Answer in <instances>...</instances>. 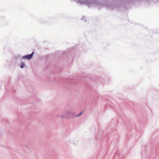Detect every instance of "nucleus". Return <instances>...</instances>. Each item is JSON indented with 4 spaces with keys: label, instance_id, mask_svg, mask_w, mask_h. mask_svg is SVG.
I'll return each instance as SVG.
<instances>
[{
    "label": "nucleus",
    "instance_id": "obj_1",
    "mask_svg": "<svg viewBox=\"0 0 159 159\" xmlns=\"http://www.w3.org/2000/svg\"><path fill=\"white\" fill-rule=\"evenodd\" d=\"M33 52H32L31 54L27 55H25L24 57H23V59H27L28 60L31 59L33 57Z\"/></svg>",
    "mask_w": 159,
    "mask_h": 159
},
{
    "label": "nucleus",
    "instance_id": "obj_2",
    "mask_svg": "<svg viewBox=\"0 0 159 159\" xmlns=\"http://www.w3.org/2000/svg\"><path fill=\"white\" fill-rule=\"evenodd\" d=\"M25 66V64L24 63L22 62L21 64L20 67L21 68H23Z\"/></svg>",
    "mask_w": 159,
    "mask_h": 159
},
{
    "label": "nucleus",
    "instance_id": "obj_3",
    "mask_svg": "<svg viewBox=\"0 0 159 159\" xmlns=\"http://www.w3.org/2000/svg\"><path fill=\"white\" fill-rule=\"evenodd\" d=\"M82 113V112H81L79 115L77 116H80Z\"/></svg>",
    "mask_w": 159,
    "mask_h": 159
}]
</instances>
